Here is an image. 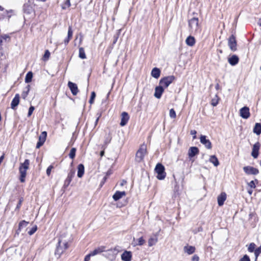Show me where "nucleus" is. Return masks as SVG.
Masks as SVG:
<instances>
[{
  "label": "nucleus",
  "instance_id": "nucleus-1",
  "mask_svg": "<svg viewBox=\"0 0 261 261\" xmlns=\"http://www.w3.org/2000/svg\"><path fill=\"white\" fill-rule=\"evenodd\" d=\"M68 243L67 241H63L62 239L59 238L58 240V245L55 253L57 257H60L61 254L68 248Z\"/></svg>",
  "mask_w": 261,
  "mask_h": 261
},
{
  "label": "nucleus",
  "instance_id": "nucleus-2",
  "mask_svg": "<svg viewBox=\"0 0 261 261\" xmlns=\"http://www.w3.org/2000/svg\"><path fill=\"white\" fill-rule=\"evenodd\" d=\"M30 165V161L28 159L25 160L23 163H21L19 168L20 173V180L21 182L25 181V177L27 174V170L29 169Z\"/></svg>",
  "mask_w": 261,
  "mask_h": 261
},
{
  "label": "nucleus",
  "instance_id": "nucleus-3",
  "mask_svg": "<svg viewBox=\"0 0 261 261\" xmlns=\"http://www.w3.org/2000/svg\"><path fill=\"white\" fill-rule=\"evenodd\" d=\"M147 153V147L144 144H142L139 149L137 151L136 154V160L138 162H140L144 159L145 155Z\"/></svg>",
  "mask_w": 261,
  "mask_h": 261
},
{
  "label": "nucleus",
  "instance_id": "nucleus-4",
  "mask_svg": "<svg viewBox=\"0 0 261 261\" xmlns=\"http://www.w3.org/2000/svg\"><path fill=\"white\" fill-rule=\"evenodd\" d=\"M155 171L157 173L156 177L158 179L163 180L165 178L166 173L165 172V167L162 164H157L155 168Z\"/></svg>",
  "mask_w": 261,
  "mask_h": 261
},
{
  "label": "nucleus",
  "instance_id": "nucleus-5",
  "mask_svg": "<svg viewBox=\"0 0 261 261\" xmlns=\"http://www.w3.org/2000/svg\"><path fill=\"white\" fill-rule=\"evenodd\" d=\"M198 18L193 17L189 21V26L192 32H198L200 31Z\"/></svg>",
  "mask_w": 261,
  "mask_h": 261
},
{
  "label": "nucleus",
  "instance_id": "nucleus-6",
  "mask_svg": "<svg viewBox=\"0 0 261 261\" xmlns=\"http://www.w3.org/2000/svg\"><path fill=\"white\" fill-rule=\"evenodd\" d=\"M175 80L173 75L165 76L160 80L159 84L163 88H167Z\"/></svg>",
  "mask_w": 261,
  "mask_h": 261
},
{
  "label": "nucleus",
  "instance_id": "nucleus-7",
  "mask_svg": "<svg viewBox=\"0 0 261 261\" xmlns=\"http://www.w3.org/2000/svg\"><path fill=\"white\" fill-rule=\"evenodd\" d=\"M243 169L245 174L248 175H256L259 173V170L257 168L250 166H244Z\"/></svg>",
  "mask_w": 261,
  "mask_h": 261
},
{
  "label": "nucleus",
  "instance_id": "nucleus-8",
  "mask_svg": "<svg viewBox=\"0 0 261 261\" xmlns=\"http://www.w3.org/2000/svg\"><path fill=\"white\" fill-rule=\"evenodd\" d=\"M118 253V251L115 248H111L106 251L105 256L108 257L111 260H113L115 258L116 254Z\"/></svg>",
  "mask_w": 261,
  "mask_h": 261
},
{
  "label": "nucleus",
  "instance_id": "nucleus-9",
  "mask_svg": "<svg viewBox=\"0 0 261 261\" xmlns=\"http://www.w3.org/2000/svg\"><path fill=\"white\" fill-rule=\"evenodd\" d=\"M228 46L232 51L237 50V41L235 37L233 35L228 39Z\"/></svg>",
  "mask_w": 261,
  "mask_h": 261
},
{
  "label": "nucleus",
  "instance_id": "nucleus-10",
  "mask_svg": "<svg viewBox=\"0 0 261 261\" xmlns=\"http://www.w3.org/2000/svg\"><path fill=\"white\" fill-rule=\"evenodd\" d=\"M200 141L201 143L204 145L206 148L208 149L212 148V143L208 139H206V137L205 136L201 135L200 138Z\"/></svg>",
  "mask_w": 261,
  "mask_h": 261
},
{
  "label": "nucleus",
  "instance_id": "nucleus-11",
  "mask_svg": "<svg viewBox=\"0 0 261 261\" xmlns=\"http://www.w3.org/2000/svg\"><path fill=\"white\" fill-rule=\"evenodd\" d=\"M75 174V171L71 170L68 174V176L64 181V187L67 188L71 181L72 178L74 177Z\"/></svg>",
  "mask_w": 261,
  "mask_h": 261
},
{
  "label": "nucleus",
  "instance_id": "nucleus-12",
  "mask_svg": "<svg viewBox=\"0 0 261 261\" xmlns=\"http://www.w3.org/2000/svg\"><path fill=\"white\" fill-rule=\"evenodd\" d=\"M240 116L244 119H247L250 116L249 109L247 107L241 108L240 110Z\"/></svg>",
  "mask_w": 261,
  "mask_h": 261
},
{
  "label": "nucleus",
  "instance_id": "nucleus-13",
  "mask_svg": "<svg viewBox=\"0 0 261 261\" xmlns=\"http://www.w3.org/2000/svg\"><path fill=\"white\" fill-rule=\"evenodd\" d=\"M259 148L260 144L259 142H257L253 145L251 155L255 159L257 158L258 155Z\"/></svg>",
  "mask_w": 261,
  "mask_h": 261
},
{
  "label": "nucleus",
  "instance_id": "nucleus-14",
  "mask_svg": "<svg viewBox=\"0 0 261 261\" xmlns=\"http://www.w3.org/2000/svg\"><path fill=\"white\" fill-rule=\"evenodd\" d=\"M164 91V88L161 86L160 85L159 86H157L155 88V92L154 93V96L156 98H160L162 96V95Z\"/></svg>",
  "mask_w": 261,
  "mask_h": 261
},
{
  "label": "nucleus",
  "instance_id": "nucleus-15",
  "mask_svg": "<svg viewBox=\"0 0 261 261\" xmlns=\"http://www.w3.org/2000/svg\"><path fill=\"white\" fill-rule=\"evenodd\" d=\"M68 86L71 90L72 94L73 95H76L79 92V90L76 84L71 82H69L68 83Z\"/></svg>",
  "mask_w": 261,
  "mask_h": 261
},
{
  "label": "nucleus",
  "instance_id": "nucleus-16",
  "mask_svg": "<svg viewBox=\"0 0 261 261\" xmlns=\"http://www.w3.org/2000/svg\"><path fill=\"white\" fill-rule=\"evenodd\" d=\"M121 122H120V124L121 126H123L127 124V123L129 120V115L127 114V113L125 112H123L121 114Z\"/></svg>",
  "mask_w": 261,
  "mask_h": 261
},
{
  "label": "nucleus",
  "instance_id": "nucleus-17",
  "mask_svg": "<svg viewBox=\"0 0 261 261\" xmlns=\"http://www.w3.org/2000/svg\"><path fill=\"white\" fill-rule=\"evenodd\" d=\"M226 199V194L224 192L221 193L217 197L218 204L219 206H222Z\"/></svg>",
  "mask_w": 261,
  "mask_h": 261
},
{
  "label": "nucleus",
  "instance_id": "nucleus-18",
  "mask_svg": "<svg viewBox=\"0 0 261 261\" xmlns=\"http://www.w3.org/2000/svg\"><path fill=\"white\" fill-rule=\"evenodd\" d=\"M19 94H16L15 95V97L12 100L11 103V108L12 109H15V108L18 105L19 103Z\"/></svg>",
  "mask_w": 261,
  "mask_h": 261
},
{
  "label": "nucleus",
  "instance_id": "nucleus-19",
  "mask_svg": "<svg viewBox=\"0 0 261 261\" xmlns=\"http://www.w3.org/2000/svg\"><path fill=\"white\" fill-rule=\"evenodd\" d=\"M121 259L123 261H130L132 259V253L130 251H125L121 254Z\"/></svg>",
  "mask_w": 261,
  "mask_h": 261
},
{
  "label": "nucleus",
  "instance_id": "nucleus-20",
  "mask_svg": "<svg viewBox=\"0 0 261 261\" xmlns=\"http://www.w3.org/2000/svg\"><path fill=\"white\" fill-rule=\"evenodd\" d=\"M199 152V149L196 147H191L188 151L189 157L191 158L195 156Z\"/></svg>",
  "mask_w": 261,
  "mask_h": 261
},
{
  "label": "nucleus",
  "instance_id": "nucleus-21",
  "mask_svg": "<svg viewBox=\"0 0 261 261\" xmlns=\"http://www.w3.org/2000/svg\"><path fill=\"white\" fill-rule=\"evenodd\" d=\"M23 11L24 13L27 14H34V11L33 7L29 4H25L23 6Z\"/></svg>",
  "mask_w": 261,
  "mask_h": 261
},
{
  "label": "nucleus",
  "instance_id": "nucleus-22",
  "mask_svg": "<svg viewBox=\"0 0 261 261\" xmlns=\"http://www.w3.org/2000/svg\"><path fill=\"white\" fill-rule=\"evenodd\" d=\"M126 193L124 191H117L113 195V198L115 201H117L122 197L125 196Z\"/></svg>",
  "mask_w": 261,
  "mask_h": 261
},
{
  "label": "nucleus",
  "instance_id": "nucleus-23",
  "mask_svg": "<svg viewBox=\"0 0 261 261\" xmlns=\"http://www.w3.org/2000/svg\"><path fill=\"white\" fill-rule=\"evenodd\" d=\"M195 249V247L192 246L187 245L184 247V252L189 255L194 253Z\"/></svg>",
  "mask_w": 261,
  "mask_h": 261
},
{
  "label": "nucleus",
  "instance_id": "nucleus-24",
  "mask_svg": "<svg viewBox=\"0 0 261 261\" xmlns=\"http://www.w3.org/2000/svg\"><path fill=\"white\" fill-rule=\"evenodd\" d=\"M106 251V247L105 246H100L94 249L93 251L91 252L90 255L92 256H94L96 254L100 253L102 252Z\"/></svg>",
  "mask_w": 261,
  "mask_h": 261
},
{
  "label": "nucleus",
  "instance_id": "nucleus-25",
  "mask_svg": "<svg viewBox=\"0 0 261 261\" xmlns=\"http://www.w3.org/2000/svg\"><path fill=\"white\" fill-rule=\"evenodd\" d=\"M238 62H239V58L236 55H233L232 56H231V57H230L228 59L229 63L232 66H234V65H236V64H237Z\"/></svg>",
  "mask_w": 261,
  "mask_h": 261
},
{
  "label": "nucleus",
  "instance_id": "nucleus-26",
  "mask_svg": "<svg viewBox=\"0 0 261 261\" xmlns=\"http://www.w3.org/2000/svg\"><path fill=\"white\" fill-rule=\"evenodd\" d=\"M160 70L156 67L153 68L151 73V76L155 79H158L160 76Z\"/></svg>",
  "mask_w": 261,
  "mask_h": 261
},
{
  "label": "nucleus",
  "instance_id": "nucleus-27",
  "mask_svg": "<svg viewBox=\"0 0 261 261\" xmlns=\"http://www.w3.org/2000/svg\"><path fill=\"white\" fill-rule=\"evenodd\" d=\"M85 172V168L83 164H81L77 167V176L80 178L82 177Z\"/></svg>",
  "mask_w": 261,
  "mask_h": 261
},
{
  "label": "nucleus",
  "instance_id": "nucleus-28",
  "mask_svg": "<svg viewBox=\"0 0 261 261\" xmlns=\"http://www.w3.org/2000/svg\"><path fill=\"white\" fill-rule=\"evenodd\" d=\"M186 43L188 45L193 46L195 43L194 37L191 36H189L186 40Z\"/></svg>",
  "mask_w": 261,
  "mask_h": 261
},
{
  "label": "nucleus",
  "instance_id": "nucleus-29",
  "mask_svg": "<svg viewBox=\"0 0 261 261\" xmlns=\"http://www.w3.org/2000/svg\"><path fill=\"white\" fill-rule=\"evenodd\" d=\"M209 161L215 167H217L219 165V161H218L217 158L215 155H211L210 157Z\"/></svg>",
  "mask_w": 261,
  "mask_h": 261
},
{
  "label": "nucleus",
  "instance_id": "nucleus-30",
  "mask_svg": "<svg viewBox=\"0 0 261 261\" xmlns=\"http://www.w3.org/2000/svg\"><path fill=\"white\" fill-rule=\"evenodd\" d=\"M253 133L259 135L261 134V124L259 123H256L253 128Z\"/></svg>",
  "mask_w": 261,
  "mask_h": 261
},
{
  "label": "nucleus",
  "instance_id": "nucleus-31",
  "mask_svg": "<svg viewBox=\"0 0 261 261\" xmlns=\"http://www.w3.org/2000/svg\"><path fill=\"white\" fill-rule=\"evenodd\" d=\"M47 136V133L45 131L42 132L40 136L39 137V141L44 144V142L46 140Z\"/></svg>",
  "mask_w": 261,
  "mask_h": 261
},
{
  "label": "nucleus",
  "instance_id": "nucleus-32",
  "mask_svg": "<svg viewBox=\"0 0 261 261\" xmlns=\"http://www.w3.org/2000/svg\"><path fill=\"white\" fill-rule=\"evenodd\" d=\"M33 77V73L32 72L30 71L27 73L25 77V82L27 83H29L31 82Z\"/></svg>",
  "mask_w": 261,
  "mask_h": 261
},
{
  "label": "nucleus",
  "instance_id": "nucleus-33",
  "mask_svg": "<svg viewBox=\"0 0 261 261\" xmlns=\"http://www.w3.org/2000/svg\"><path fill=\"white\" fill-rule=\"evenodd\" d=\"M79 57L81 59H84L86 58V56L85 53L84 48L80 47L79 48Z\"/></svg>",
  "mask_w": 261,
  "mask_h": 261
},
{
  "label": "nucleus",
  "instance_id": "nucleus-34",
  "mask_svg": "<svg viewBox=\"0 0 261 261\" xmlns=\"http://www.w3.org/2000/svg\"><path fill=\"white\" fill-rule=\"evenodd\" d=\"M158 239L157 238H151L148 240V245L149 246H152L155 244L157 242Z\"/></svg>",
  "mask_w": 261,
  "mask_h": 261
},
{
  "label": "nucleus",
  "instance_id": "nucleus-35",
  "mask_svg": "<svg viewBox=\"0 0 261 261\" xmlns=\"http://www.w3.org/2000/svg\"><path fill=\"white\" fill-rule=\"evenodd\" d=\"M29 86H28L27 87H26V91H23L21 94V96L22 97V98H23L24 99H25L26 98V97H27L28 94H29V91H30V88H29Z\"/></svg>",
  "mask_w": 261,
  "mask_h": 261
},
{
  "label": "nucleus",
  "instance_id": "nucleus-36",
  "mask_svg": "<svg viewBox=\"0 0 261 261\" xmlns=\"http://www.w3.org/2000/svg\"><path fill=\"white\" fill-rule=\"evenodd\" d=\"M218 101H219V98L217 95H216L215 97L212 99L211 105L215 107L218 103Z\"/></svg>",
  "mask_w": 261,
  "mask_h": 261
},
{
  "label": "nucleus",
  "instance_id": "nucleus-37",
  "mask_svg": "<svg viewBox=\"0 0 261 261\" xmlns=\"http://www.w3.org/2000/svg\"><path fill=\"white\" fill-rule=\"evenodd\" d=\"M75 152H76V149L75 148H72L70 150V153L69 154V157L71 159H73L75 156Z\"/></svg>",
  "mask_w": 261,
  "mask_h": 261
},
{
  "label": "nucleus",
  "instance_id": "nucleus-38",
  "mask_svg": "<svg viewBox=\"0 0 261 261\" xmlns=\"http://www.w3.org/2000/svg\"><path fill=\"white\" fill-rule=\"evenodd\" d=\"M255 248V244L253 243H251L249 244L248 250L250 252H254Z\"/></svg>",
  "mask_w": 261,
  "mask_h": 261
},
{
  "label": "nucleus",
  "instance_id": "nucleus-39",
  "mask_svg": "<svg viewBox=\"0 0 261 261\" xmlns=\"http://www.w3.org/2000/svg\"><path fill=\"white\" fill-rule=\"evenodd\" d=\"M70 6V0H66V1L62 5V8L63 9H66Z\"/></svg>",
  "mask_w": 261,
  "mask_h": 261
},
{
  "label": "nucleus",
  "instance_id": "nucleus-40",
  "mask_svg": "<svg viewBox=\"0 0 261 261\" xmlns=\"http://www.w3.org/2000/svg\"><path fill=\"white\" fill-rule=\"evenodd\" d=\"M260 253H261V248L260 247H259L255 250V251H254V254L255 256V261H256L257 258Z\"/></svg>",
  "mask_w": 261,
  "mask_h": 261
},
{
  "label": "nucleus",
  "instance_id": "nucleus-41",
  "mask_svg": "<svg viewBox=\"0 0 261 261\" xmlns=\"http://www.w3.org/2000/svg\"><path fill=\"white\" fill-rule=\"evenodd\" d=\"M37 229V226L35 225L28 231L29 234L30 236L33 234L36 231Z\"/></svg>",
  "mask_w": 261,
  "mask_h": 261
},
{
  "label": "nucleus",
  "instance_id": "nucleus-42",
  "mask_svg": "<svg viewBox=\"0 0 261 261\" xmlns=\"http://www.w3.org/2000/svg\"><path fill=\"white\" fill-rule=\"evenodd\" d=\"M169 115L171 118H175L176 116L175 111L173 109H171L169 112Z\"/></svg>",
  "mask_w": 261,
  "mask_h": 261
},
{
  "label": "nucleus",
  "instance_id": "nucleus-43",
  "mask_svg": "<svg viewBox=\"0 0 261 261\" xmlns=\"http://www.w3.org/2000/svg\"><path fill=\"white\" fill-rule=\"evenodd\" d=\"M95 96H96V94L93 91L92 93H91V97H90V99L89 100V103L91 105L94 102V100L95 98Z\"/></svg>",
  "mask_w": 261,
  "mask_h": 261
},
{
  "label": "nucleus",
  "instance_id": "nucleus-44",
  "mask_svg": "<svg viewBox=\"0 0 261 261\" xmlns=\"http://www.w3.org/2000/svg\"><path fill=\"white\" fill-rule=\"evenodd\" d=\"M2 38H3V41H5L6 42H9L10 40V38L8 35H4L1 36Z\"/></svg>",
  "mask_w": 261,
  "mask_h": 261
},
{
  "label": "nucleus",
  "instance_id": "nucleus-45",
  "mask_svg": "<svg viewBox=\"0 0 261 261\" xmlns=\"http://www.w3.org/2000/svg\"><path fill=\"white\" fill-rule=\"evenodd\" d=\"M28 224V222H26L25 221H24V220L21 221L19 224V228L25 227Z\"/></svg>",
  "mask_w": 261,
  "mask_h": 261
},
{
  "label": "nucleus",
  "instance_id": "nucleus-46",
  "mask_svg": "<svg viewBox=\"0 0 261 261\" xmlns=\"http://www.w3.org/2000/svg\"><path fill=\"white\" fill-rule=\"evenodd\" d=\"M72 34H73V31L72 30L71 27L70 26L68 28V36L67 37H68V38H71L72 36Z\"/></svg>",
  "mask_w": 261,
  "mask_h": 261
},
{
  "label": "nucleus",
  "instance_id": "nucleus-47",
  "mask_svg": "<svg viewBox=\"0 0 261 261\" xmlns=\"http://www.w3.org/2000/svg\"><path fill=\"white\" fill-rule=\"evenodd\" d=\"M144 243L145 240L143 239L142 237H141L138 240V243L137 244V245L141 246Z\"/></svg>",
  "mask_w": 261,
  "mask_h": 261
},
{
  "label": "nucleus",
  "instance_id": "nucleus-48",
  "mask_svg": "<svg viewBox=\"0 0 261 261\" xmlns=\"http://www.w3.org/2000/svg\"><path fill=\"white\" fill-rule=\"evenodd\" d=\"M50 56V53L48 50H46L45 51L43 58L44 60H47L49 58V57Z\"/></svg>",
  "mask_w": 261,
  "mask_h": 261
},
{
  "label": "nucleus",
  "instance_id": "nucleus-49",
  "mask_svg": "<svg viewBox=\"0 0 261 261\" xmlns=\"http://www.w3.org/2000/svg\"><path fill=\"white\" fill-rule=\"evenodd\" d=\"M35 108L33 106H31L29 109V112L28 114V116L30 117L32 114Z\"/></svg>",
  "mask_w": 261,
  "mask_h": 261
},
{
  "label": "nucleus",
  "instance_id": "nucleus-50",
  "mask_svg": "<svg viewBox=\"0 0 261 261\" xmlns=\"http://www.w3.org/2000/svg\"><path fill=\"white\" fill-rule=\"evenodd\" d=\"M54 168V166L53 165H50L48 166L46 170V174L48 176L50 174V172L51 170Z\"/></svg>",
  "mask_w": 261,
  "mask_h": 261
},
{
  "label": "nucleus",
  "instance_id": "nucleus-51",
  "mask_svg": "<svg viewBox=\"0 0 261 261\" xmlns=\"http://www.w3.org/2000/svg\"><path fill=\"white\" fill-rule=\"evenodd\" d=\"M111 139H112L111 136L109 135L105 139V144H109L111 142Z\"/></svg>",
  "mask_w": 261,
  "mask_h": 261
},
{
  "label": "nucleus",
  "instance_id": "nucleus-52",
  "mask_svg": "<svg viewBox=\"0 0 261 261\" xmlns=\"http://www.w3.org/2000/svg\"><path fill=\"white\" fill-rule=\"evenodd\" d=\"M240 261H250L249 256L247 255H245L243 258L241 259Z\"/></svg>",
  "mask_w": 261,
  "mask_h": 261
},
{
  "label": "nucleus",
  "instance_id": "nucleus-53",
  "mask_svg": "<svg viewBox=\"0 0 261 261\" xmlns=\"http://www.w3.org/2000/svg\"><path fill=\"white\" fill-rule=\"evenodd\" d=\"M248 186L251 188H255L256 187L255 183L253 180L250 181L248 183Z\"/></svg>",
  "mask_w": 261,
  "mask_h": 261
},
{
  "label": "nucleus",
  "instance_id": "nucleus-54",
  "mask_svg": "<svg viewBox=\"0 0 261 261\" xmlns=\"http://www.w3.org/2000/svg\"><path fill=\"white\" fill-rule=\"evenodd\" d=\"M199 258L198 256L196 254H195L193 256L192 258V261H199Z\"/></svg>",
  "mask_w": 261,
  "mask_h": 261
},
{
  "label": "nucleus",
  "instance_id": "nucleus-55",
  "mask_svg": "<svg viewBox=\"0 0 261 261\" xmlns=\"http://www.w3.org/2000/svg\"><path fill=\"white\" fill-rule=\"evenodd\" d=\"M196 133H197V132H196V131L195 130H191V134L193 136V139H196Z\"/></svg>",
  "mask_w": 261,
  "mask_h": 261
},
{
  "label": "nucleus",
  "instance_id": "nucleus-56",
  "mask_svg": "<svg viewBox=\"0 0 261 261\" xmlns=\"http://www.w3.org/2000/svg\"><path fill=\"white\" fill-rule=\"evenodd\" d=\"M22 201H23V199H22V198H20V199H19V202H18V203L17 204V206H16V208H17V209H19V208H20V206H21V203H22Z\"/></svg>",
  "mask_w": 261,
  "mask_h": 261
},
{
  "label": "nucleus",
  "instance_id": "nucleus-57",
  "mask_svg": "<svg viewBox=\"0 0 261 261\" xmlns=\"http://www.w3.org/2000/svg\"><path fill=\"white\" fill-rule=\"evenodd\" d=\"M92 256L91 255H90V253L88 254V255H86L84 260L85 261H89L90 259V257Z\"/></svg>",
  "mask_w": 261,
  "mask_h": 261
},
{
  "label": "nucleus",
  "instance_id": "nucleus-58",
  "mask_svg": "<svg viewBox=\"0 0 261 261\" xmlns=\"http://www.w3.org/2000/svg\"><path fill=\"white\" fill-rule=\"evenodd\" d=\"M43 143L38 141L37 144V145H36V148H39L41 146L43 145Z\"/></svg>",
  "mask_w": 261,
  "mask_h": 261
},
{
  "label": "nucleus",
  "instance_id": "nucleus-59",
  "mask_svg": "<svg viewBox=\"0 0 261 261\" xmlns=\"http://www.w3.org/2000/svg\"><path fill=\"white\" fill-rule=\"evenodd\" d=\"M3 42V38H2L1 36H0V50L2 49V44Z\"/></svg>",
  "mask_w": 261,
  "mask_h": 261
},
{
  "label": "nucleus",
  "instance_id": "nucleus-60",
  "mask_svg": "<svg viewBox=\"0 0 261 261\" xmlns=\"http://www.w3.org/2000/svg\"><path fill=\"white\" fill-rule=\"evenodd\" d=\"M126 181L125 180H122L121 181V182H120V186H121V187H122V186H124V185H126Z\"/></svg>",
  "mask_w": 261,
  "mask_h": 261
},
{
  "label": "nucleus",
  "instance_id": "nucleus-61",
  "mask_svg": "<svg viewBox=\"0 0 261 261\" xmlns=\"http://www.w3.org/2000/svg\"><path fill=\"white\" fill-rule=\"evenodd\" d=\"M71 39L70 38H68V37H67V38H66L65 40H64V43L66 45L68 43L69 40Z\"/></svg>",
  "mask_w": 261,
  "mask_h": 261
},
{
  "label": "nucleus",
  "instance_id": "nucleus-62",
  "mask_svg": "<svg viewBox=\"0 0 261 261\" xmlns=\"http://www.w3.org/2000/svg\"><path fill=\"white\" fill-rule=\"evenodd\" d=\"M4 159V155L3 154V155H2L1 157H0V164H1V163L3 162V160Z\"/></svg>",
  "mask_w": 261,
  "mask_h": 261
},
{
  "label": "nucleus",
  "instance_id": "nucleus-63",
  "mask_svg": "<svg viewBox=\"0 0 261 261\" xmlns=\"http://www.w3.org/2000/svg\"><path fill=\"white\" fill-rule=\"evenodd\" d=\"M104 154H105V151H104V150L101 151L100 152V156L102 157V156H103V155H104Z\"/></svg>",
  "mask_w": 261,
  "mask_h": 261
},
{
  "label": "nucleus",
  "instance_id": "nucleus-64",
  "mask_svg": "<svg viewBox=\"0 0 261 261\" xmlns=\"http://www.w3.org/2000/svg\"><path fill=\"white\" fill-rule=\"evenodd\" d=\"M107 176H105V177H103V178L102 184H103V183L106 181V180H107Z\"/></svg>",
  "mask_w": 261,
  "mask_h": 261
}]
</instances>
